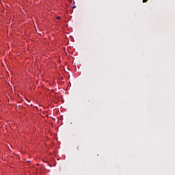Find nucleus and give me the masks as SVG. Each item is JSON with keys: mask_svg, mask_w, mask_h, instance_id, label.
Returning <instances> with one entry per match:
<instances>
[{"mask_svg": "<svg viewBox=\"0 0 175 175\" xmlns=\"http://www.w3.org/2000/svg\"><path fill=\"white\" fill-rule=\"evenodd\" d=\"M76 8V6L72 7V8Z\"/></svg>", "mask_w": 175, "mask_h": 175, "instance_id": "3", "label": "nucleus"}, {"mask_svg": "<svg viewBox=\"0 0 175 175\" xmlns=\"http://www.w3.org/2000/svg\"><path fill=\"white\" fill-rule=\"evenodd\" d=\"M60 18H61L60 16H57V20H59Z\"/></svg>", "mask_w": 175, "mask_h": 175, "instance_id": "2", "label": "nucleus"}, {"mask_svg": "<svg viewBox=\"0 0 175 175\" xmlns=\"http://www.w3.org/2000/svg\"><path fill=\"white\" fill-rule=\"evenodd\" d=\"M148 0H143V3H146Z\"/></svg>", "mask_w": 175, "mask_h": 175, "instance_id": "1", "label": "nucleus"}]
</instances>
